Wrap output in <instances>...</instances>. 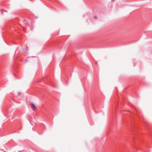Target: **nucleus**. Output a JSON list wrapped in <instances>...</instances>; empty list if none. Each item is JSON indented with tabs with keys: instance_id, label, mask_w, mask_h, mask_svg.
Returning a JSON list of instances; mask_svg holds the SVG:
<instances>
[{
	"instance_id": "nucleus-2",
	"label": "nucleus",
	"mask_w": 152,
	"mask_h": 152,
	"mask_svg": "<svg viewBox=\"0 0 152 152\" xmlns=\"http://www.w3.org/2000/svg\"><path fill=\"white\" fill-rule=\"evenodd\" d=\"M18 96H17V98L18 99H20V94H21V93H18Z\"/></svg>"
},
{
	"instance_id": "nucleus-1",
	"label": "nucleus",
	"mask_w": 152,
	"mask_h": 152,
	"mask_svg": "<svg viewBox=\"0 0 152 152\" xmlns=\"http://www.w3.org/2000/svg\"><path fill=\"white\" fill-rule=\"evenodd\" d=\"M31 107L33 110H35L36 109V106L33 103H31Z\"/></svg>"
}]
</instances>
